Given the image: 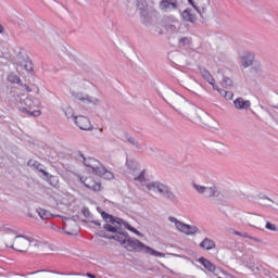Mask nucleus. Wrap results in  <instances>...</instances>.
Returning a JSON list of instances; mask_svg holds the SVG:
<instances>
[{"label": "nucleus", "mask_w": 278, "mask_h": 278, "mask_svg": "<svg viewBox=\"0 0 278 278\" xmlns=\"http://www.w3.org/2000/svg\"><path fill=\"white\" fill-rule=\"evenodd\" d=\"M27 92H31V88H29L28 86H25Z\"/></svg>", "instance_id": "cd10ccee"}, {"label": "nucleus", "mask_w": 278, "mask_h": 278, "mask_svg": "<svg viewBox=\"0 0 278 278\" xmlns=\"http://www.w3.org/2000/svg\"><path fill=\"white\" fill-rule=\"evenodd\" d=\"M186 40H188V39L182 38V39H180V42H186Z\"/></svg>", "instance_id": "c756f323"}, {"label": "nucleus", "mask_w": 278, "mask_h": 278, "mask_svg": "<svg viewBox=\"0 0 278 278\" xmlns=\"http://www.w3.org/2000/svg\"><path fill=\"white\" fill-rule=\"evenodd\" d=\"M102 218L105 220L104 225V231L106 233L112 235H101L102 238H109L110 240H116L122 244L126 251H144V253H148L149 255H154V257H166V254L163 252H159L153 250V248L144 245L140 240L138 239H131L129 235L121 232V228L123 227V224L121 220H117L112 217V215L108 213H102Z\"/></svg>", "instance_id": "f257e3e1"}, {"label": "nucleus", "mask_w": 278, "mask_h": 278, "mask_svg": "<svg viewBox=\"0 0 278 278\" xmlns=\"http://www.w3.org/2000/svg\"><path fill=\"white\" fill-rule=\"evenodd\" d=\"M87 277H89V278H97V276H94V275H92L90 273H87Z\"/></svg>", "instance_id": "a878e982"}, {"label": "nucleus", "mask_w": 278, "mask_h": 278, "mask_svg": "<svg viewBox=\"0 0 278 278\" xmlns=\"http://www.w3.org/2000/svg\"><path fill=\"white\" fill-rule=\"evenodd\" d=\"M63 229L68 236H77V231H79V226L77 225V222L75 219L65 217L63 222Z\"/></svg>", "instance_id": "1a4fd4ad"}, {"label": "nucleus", "mask_w": 278, "mask_h": 278, "mask_svg": "<svg viewBox=\"0 0 278 278\" xmlns=\"http://www.w3.org/2000/svg\"><path fill=\"white\" fill-rule=\"evenodd\" d=\"M182 18L188 21L189 23H194L197 21V16L190 12V10H185L182 12Z\"/></svg>", "instance_id": "a211bd4d"}, {"label": "nucleus", "mask_w": 278, "mask_h": 278, "mask_svg": "<svg viewBox=\"0 0 278 278\" xmlns=\"http://www.w3.org/2000/svg\"><path fill=\"white\" fill-rule=\"evenodd\" d=\"M201 73H202V77L206 79V81H208L211 86H213L214 90H216L217 87L216 85H214L215 84L214 76H212V74H210L207 70H202Z\"/></svg>", "instance_id": "f3484780"}, {"label": "nucleus", "mask_w": 278, "mask_h": 278, "mask_svg": "<svg viewBox=\"0 0 278 278\" xmlns=\"http://www.w3.org/2000/svg\"><path fill=\"white\" fill-rule=\"evenodd\" d=\"M18 108H20V112H22L23 114H27L28 116L38 117L41 114L40 110L31 111V109L34 108V100L29 98H26L24 100V105L22 103Z\"/></svg>", "instance_id": "0eeeda50"}, {"label": "nucleus", "mask_w": 278, "mask_h": 278, "mask_svg": "<svg viewBox=\"0 0 278 278\" xmlns=\"http://www.w3.org/2000/svg\"><path fill=\"white\" fill-rule=\"evenodd\" d=\"M218 278H222V277H218Z\"/></svg>", "instance_id": "473e14b6"}, {"label": "nucleus", "mask_w": 278, "mask_h": 278, "mask_svg": "<svg viewBox=\"0 0 278 278\" xmlns=\"http://www.w3.org/2000/svg\"><path fill=\"white\" fill-rule=\"evenodd\" d=\"M201 249H205L206 251H212L216 247V243L214 240L205 238L201 243H200Z\"/></svg>", "instance_id": "dca6fc26"}, {"label": "nucleus", "mask_w": 278, "mask_h": 278, "mask_svg": "<svg viewBox=\"0 0 278 278\" xmlns=\"http://www.w3.org/2000/svg\"><path fill=\"white\" fill-rule=\"evenodd\" d=\"M75 123L77 127L84 131H90V129H92V123H90V119L84 115L76 116Z\"/></svg>", "instance_id": "9b49d317"}, {"label": "nucleus", "mask_w": 278, "mask_h": 278, "mask_svg": "<svg viewBox=\"0 0 278 278\" xmlns=\"http://www.w3.org/2000/svg\"><path fill=\"white\" fill-rule=\"evenodd\" d=\"M94 225H98V227H101V224L99 222H93Z\"/></svg>", "instance_id": "c85d7f7f"}, {"label": "nucleus", "mask_w": 278, "mask_h": 278, "mask_svg": "<svg viewBox=\"0 0 278 278\" xmlns=\"http://www.w3.org/2000/svg\"><path fill=\"white\" fill-rule=\"evenodd\" d=\"M266 229H268L269 231H277V226H275L273 223L267 222L266 223Z\"/></svg>", "instance_id": "412c9836"}, {"label": "nucleus", "mask_w": 278, "mask_h": 278, "mask_svg": "<svg viewBox=\"0 0 278 278\" xmlns=\"http://www.w3.org/2000/svg\"><path fill=\"white\" fill-rule=\"evenodd\" d=\"M84 164L87 166V168H91V170L94 173V175H98V177H102V179H106L108 181L114 179V174L101 165V162L98 160L92 157L84 159Z\"/></svg>", "instance_id": "f03ea898"}, {"label": "nucleus", "mask_w": 278, "mask_h": 278, "mask_svg": "<svg viewBox=\"0 0 278 278\" xmlns=\"http://www.w3.org/2000/svg\"><path fill=\"white\" fill-rule=\"evenodd\" d=\"M81 184L91 190V192H101L103 190V184L101 179L93 174H85L80 176Z\"/></svg>", "instance_id": "7ed1b4c3"}, {"label": "nucleus", "mask_w": 278, "mask_h": 278, "mask_svg": "<svg viewBox=\"0 0 278 278\" xmlns=\"http://www.w3.org/2000/svg\"><path fill=\"white\" fill-rule=\"evenodd\" d=\"M5 31V29L3 28V26L0 24V34H3Z\"/></svg>", "instance_id": "bb28decb"}, {"label": "nucleus", "mask_w": 278, "mask_h": 278, "mask_svg": "<svg viewBox=\"0 0 278 278\" xmlns=\"http://www.w3.org/2000/svg\"><path fill=\"white\" fill-rule=\"evenodd\" d=\"M215 90H217V92H219V94L225 99H228V100L233 99V93L231 91H226L225 89H220L218 87H216Z\"/></svg>", "instance_id": "6ab92c4d"}, {"label": "nucleus", "mask_w": 278, "mask_h": 278, "mask_svg": "<svg viewBox=\"0 0 278 278\" xmlns=\"http://www.w3.org/2000/svg\"><path fill=\"white\" fill-rule=\"evenodd\" d=\"M31 242L29 241V239H27L26 237L23 236H17L11 248L14 249V251H18L20 253H26V251L29 249Z\"/></svg>", "instance_id": "39448f33"}, {"label": "nucleus", "mask_w": 278, "mask_h": 278, "mask_svg": "<svg viewBox=\"0 0 278 278\" xmlns=\"http://www.w3.org/2000/svg\"><path fill=\"white\" fill-rule=\"evenodd\" d=\"M135 180L140 181L142 184V181H144V172H142L138 177H136Z\"/></svg>", "instance_id": "b1692460"}, {"label": "nucleus", "mask_w": 278, "mask_h": 278, "mask_svg": "<svg viewBox=\"0 0 278 278\" xmlns=\"http://www.w3.org/2000/svg\"><path fill=\"white\" fill-rule=\"evenodd\" d=\"M170 223H175L176 229L178 231H181V233H186L187 236H192L199 231V228L197 226H190L188 224H184L175 217H169Z\"/></svg>", "instance_id": "20e7f679"}, {"label": "nucleus", "mask_w": 278, "mask_h": 278, "mask_svg": "<svg viewBox=\"0 0 278 278\" xmlns=\"http://www.w3.org/2000/svg\"><path fill=\"white\" fill-rule=\"evenodd\" d=\"M235 108L237 110H247V108H251V102L250 101H244L242 98H238L233 101Z\"/></svg>", "instance_id": "4468645a"}, {"label": "nucleus", "mask_w": 278, "mask_h": 278, "mask_svg": "<svg viewBox=\"0 0 278 278\" xmlns=\"http://www.w3.org/2000/svg\"><path fill=\"white\" fill-rule=\"evenodd\" d=\"M125 229H128V231H131V233H135V236H139V238H142V235L140 231H138L136 228H134L129 223H124Z\"/></svg>", "instance_id": "aec40b11"}, {"label": "nucleus", "mask_w": 278, "mask_h": 278, "mask_svg": "<svg viewBox=\"0 0 278 278\" xmlns=\"http://www.w3.org/2000/svg\"><path fill=\"white\" fill-rule=\"evenodd\" d=\"M194 188L200 194H203V192H205V187L203 186L194 185Z\"/></svg>", "instance_id": "5701e85b"}, {"label": "nucleus", "mask_w": 278, "mask_h": 278, "mask_svg": "<svg viewBox=\"0 0 278 278\" xmlns=\"http://www.w3.org/2000/svg\"><path fill=\"white\" fill-rule=\"evenodd\" d=\"M189 4L192 5V8H194L199 14H207L212 8L210 0H191Z\"/></svg>", "instance_id": "6e6552de"}, {"label": "nucleus", "mask_w": 278, "mask_h": 278, "mask_svg": "<svg viewBox=\"0 0 278 278\" xmlns=\"http://www.w3.org/2000/svg\"><path fill=\"white\" fill-rule=\"evenodd\" d=\"M150 192H160L166 194L167 199H175V194L168 190V187L161 182H152L147 186Z\"/></svg>", "instance_id": "423d86ee"}, {"label": "nucleus", "mask_w": 278, "mask_h": 278, "mask_svg": "<svg viewBox=\"0 0 278 278\" xmlns=\"http://www.w3.org/2000/svg\"><path fill=\"white\" fill-rule=\"evenodd\" d=\"M207 197H214V194H216V188L215 187H211L206 190Z\"/></svg>", "instance_id": "4be33fe9"}, {"label": "nucleus", "mask_w": 278, "mask_h": 278, "mask_svg": "<svg viewBox=\"0 0 278 278\" xmlns=\"http://www.w3.org/2000/svg\"><path fill=\"white\" fill-rule=\"evenodd\" d=\"M37 214L40 216L41 220H49V218H60V215H53L49 211L39 208L37 210Z\"/></svg>", "instance_id": "ddd939ff"}, {"label": "nucleus", "mask_w": 278, "mask_h": 278, "mask_svg": "<svg viewBox=\"0 0 278 278\" xmlns=\"http://www.w3.org/2000/svg\"><path fill=\"white\" fill-rule=\"evenodd\" d=\"M200 264H202V266H204V268H206V270H208L210 273H214V270H216V265L212 264V262H210L205 257L200 258Z\"/></svg>", "instance_id": "2eb2a0df"}, {"label": "nucleus", "mask_w": 278, "mask_h": 278, "mask_svg": "<svg viewBox=\"0 0 278 278\" xmlns=\"http://www.w3.org/2000/svg\"><path fill=\"white\" fill-rule=\"evenodd\" d=\"M27 71H33V68L30 67V68H27Z\"/></svg>", "instance_id": "7c9ffc66"}, {"label": "nucleus", "mask_w": 278, "mask_h": 278, "mask_svg": "<svg viewBox=\"0 0 278 278\" xmlns=\"http://www.w3.org/2000/svg\"><path fill=\"white\" fill-rule=\"evenodd\" d=\"M231 84H232V81H231L230 78H225V79H224V85H225V86H231Z\"/></svg>", "instance_id": "393cba45"}, {"label": "nucleus", "mask_w": 278, "mask_h": 278, "mask_svg": "<svg viewBox=\"0 0 278 278\" xmlns=\"http://www.w3.org/2000/svg\"><path fill=\"white\" fill-rule=\"evenodd\" d=\"M253 60H255V56L252 53L245 52L241 58L243 68H249L253 64Z\"/></svg>", "instance_id": "f8f14e48"}, {"label": "nucleus", "mask_w": 278, "mask_h": 278, "mask_svg": "<svg viewBox=\"0 0 278 278\" xmlns=\"http://www.w3.org/2000/svg\"><path fill=\"white\" fill-rule=\"evenodd\" d=\"M192 0H188L189 3H191Z\"/></svg>", "instance_id": "2f4dec72"}, {"label": "nucleus", "mask_w": 278, "mask_h": 278, "mask_svg": "<svg viewBox=\"0 0 278 278\" xmlns=\"http://www.w3.org/2000/svg\"><path fill=\"white\" fill-rule=\"evenodd\" d=\"M159 8L162 12H176L179 10V0H161Z\"/></svg>", "instance_id": "9d476101"}]
</instances>
